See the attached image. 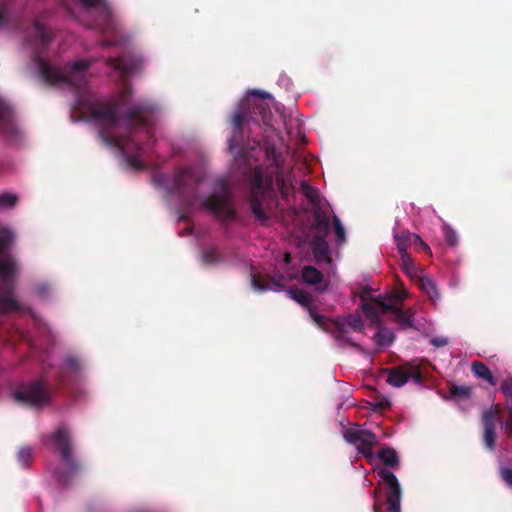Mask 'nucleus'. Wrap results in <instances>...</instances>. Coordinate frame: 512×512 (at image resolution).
I'll return each instance as SVG.
<instances>
[{"mask_svg":"<svg viewBox=\"0 0 512 512\" xmlns=\"http://www.w3.org/2000/svg\"><path fill=\"white\" fill-rule=\"evenodd\" d=\"M250 122L252 121L249 115V99H244L231 115L233 131L228 139V148L231 153L236 150L234 157L236 169L243 174L250 172V208L255 218L265 223L269 217L262 207V200L273 190V179L265 177L260 167H251L247 152L243 148V129Z\"/></svg>","mask_w":512,"mask_h":512,"instance_id":"nucleus-1","label":"nucleus"},{"mask_svg":"<svg viewBox=\"0 0 512 512\" xmlns=\"http://www.w3.org/2000/svg\"><path fill=\"white\" fill-rule=\"evenodd\" d=\"M155 107L146 102H138L123 114L117 110V105L110 102L92 103L87 107L89 119L107 130L115 129L120 120H124L127 127L132 129L146 127L148 118L154 113Z\"/></svg>","mask_w":512,"mask_h":512,"instance_id":"nucleus-2","label":"nucleus"},{"mask_svg":"<svg viewBox=\"0 0 512 512\" xmlns=\"http://www.w3.org/2000/svg\"><path fill=\"white\" fill-rule=\"evenodd\" d=\"M34 62L37 72L45 84L50 86L67 84L77 89H82L86 85L85 72L91 64L88 60L80 59L62 70L47 62L38 53L34 55Z\"/></svg>","mask_w":512,"mask_h":512,"instance_id":"nucleus-3","label":"nucleus"},{"mask_svg":"<svg viewBox=\"0 0 512 512\" xmlns=\"http://www.w3.org/2000/svg\"><path fill=\"white\" fill-rule=\"evenodd\" d=\"M310 317L317 326L327 332H330L336 340H343L349 346L355 348L359 352H363V348L360 344L354 342L347 336L348 328H351L354 331L363 330V321L360 316L349 314L344 317L343 321H339L328 319L327 317L318 314L315 310H311Z\"/></svg>","mask_w":512,"mask_h":512,"instance_id":"nucleus-4","label":"nucleus"},{"mask_svg":"<svg viewBox=\"0 0 512 512\" xmlns=\"http://www.w3.org/2000/svg\"><path fill=\"white\" fill-rule=\"evenodd\" d=\"M56 449L60 453L63 462L69 468V473L64 471H57L55 473L56 479L62 486H67L70 482V474L77 473L81 470V464L72 455V440L70 431L64 425L59 426L50 436Z\"/></svg>","mask_w":512,"mask_h":512,"instance_id":"nucleus-5","label":"nucleus"},{"mask_svg":"<svg viewBox=\"0 0 512 512\" xmlns=\"http://www.w3.org/2000/svg\"><path fill=\"white\" fill-rule=\"evenodd\" d=\"M15 402L30 406L42 407L50 402L51 392L48 384L43 379L21 383L13 392Z\"/></svg>","mask_w":512,"mask_h":512,"instance_id":"nucleus-6","label":"nucleus"},{"mask_svg":"<svg viewBox=\"0 0 512 512\" xmlns=\"http://www.w3.org/2000/svg\"><path fill=\"white\" fill-rule=\"evenodd\" d=\"M16 271V263L11 256L0 258V312L19 308L17 300L12 296Z\"/></svg>","mask_w":512,"mask_h":512,"instance_id":"nucleus-7","label":"nucleus"},{"mask_svg":"<svg viewBox=\"0 0 512 512\" xmlns=\"http://www.w3.org/2000/svg\"><path fill=\"white\" fill-rule=\"evenodd\" d=\"M198 178L191 169L184 168L175 172L172 184L166 186L169 194H175L187 209L192 207L197 195Z\"/></svg>","mask_w":512,"mask_h":512,"instance_id":"nucleus-8","label":"nucleus"},{"mask_svg":"<svg viewBox=\"0 0 512 512\" xmlns=\"http://www.w3.org/2000/svg\"><path fill=\"white\" fill-rule=\"evenodd\" d=\"M98 136L105 145L117 147L125 156L130 167L136 170L144 168L143 162L139 159L143 154L144 148L131 136H108L103 130L99 131Z\"/></svg>","mask_w":512,"mask_h":512,"instance_id":"nucleus-9","label":"nucleus"},{"mask_svg":"<svg viewBox=\"0 0 512 512\" xmlns=\"http://www.w3.org/2000/svg\"><path fill=\"white\" fill-rule=\"evenodd\" d=\"M343 438L353 445L358 453L370 460L374 457L373 449L378 445V437L369 430L361 429L359 425L344 429Z\"/></svg>","mask_w":512,"mask_h":512,"instance_id":"nucleus-10","label":"nucleus"},{"mask_svg":"<svg viewBox=\"0 0 512 512\" xmlns=\"http://www.w3.org/2000/svg\"><path fill=\"white\" fill-rule=\"evenodd\" d=\"M0 131L9 145L17 146L23 140V133L16 124L11 107L0 98Z\"/></svg>","mask_w":512,"mask_h":512,"instance_id":"nucleus-11","label":"nucleus"},{"mask_svg":"<svg viewBox=\"0 0 512 512\" xmlns=\"http://www.w3.org/2000/svg\"><path fill=\"white\" fill-rule=\"evenodd\" d=\"M84 7L96 8V26L104 35L117 34V23L112 16L111 10L104 0H79Z\"/></svg>","mask_w":512,"mask_h":512,"instance_id":"nucleus-12","label":"nucleus"},{"mask_svg":"<svg viewBox=\"0 0 512 512\" xmlns=\"http://www.w3.org/2000/svg\"><path fill=\"white\" fill-rule=\"evenodd\" d=\"M481 423L483 427V441L489 450H494L496 446V425L502 424V417L497 405L485 409L482 413Z\"/></svg>","mask_w":512,"mask_h":512,"instance_id":"nucleus-13","label":"nucleus"},{"mask_svg":"<svg viewBox=\"0 0 512 512\" xmlns=\"http://www.w3.org/2000/svg\"><path fill=\"white\" fill-rule=\"evenodd\" d=\"M202 206L224 221H231L236 216L235 209L226 194L214 193L203 201Z\"/></svg>","mask_w":512,"mask_h":512,"instance_id":"nucleus-14","label":"nucleus"},{"mask_svg":"<svg viewBox=\"0 0 512 512\" xmlns=\"http://www.w3.org/2000/svg\"><path fill=\"white\" fill-rule=\"evenodd\" d=\"M252 94L258 96L261 100L253 101L252 103L249 100V115L251 121L256 124L263 123L264 125H269L272 113L269 105L262 100L270 98V94L260 91H253Z\"/></svg>","mask_w":512,"mask_h":512,"instance_id":"nucleus-15","label":"nucleus"},{"mask_svg":"<svg viewBox=\"0 0 512 512\" xmlns=\"http://www.w3.org/2000/svg\"><path fill=\"white\" fill-rule=\"evenodd\" d=\"M105 62L108 67L119 73L122 80L139 67V60L130 53H123L118 57H108Z\"/></svg>","mask_w":512,"mask_h":512,"instance_id":"nucleus-16","label":"nucleus"},{"mask_svg":"<svg viewBox=\"0 0 512 512\" xmlns=\"http://www.w3.org/2000/svg\"><path fill=\"white\" fill-rule=\"evenodd\" d=\"M380 305L383 313L391 312L393 314V320L399 324L401 329L406 330L414 327V310H402L396 304L387 302H381Z\"/></svg>","mask_w":512,"mask_h":512,"instance_id":"nucleus-17","label":"nucleus"},{"mask_svg":"<svg viewBox=\"0 0 512 512\" xmlns=\"http://www.w3.org/2000/svg\"><path fill=\"white\" fill-rule=\"evenodd\" d=\"M302 279L307 284L315 285L316 289L320 292L327 289L328 283L324 281L322 273L314 266H306L303 268Z\"/></svg>","mask_w":512,"mask_h":512,"instance_id":"nucleus-18","label":"nucleus"},{"mask_svg":"<svg viewBox=\"0 0 512 512\" xmlns=\"http://www.w3.org/2000/svg\"><path fill=\"white\" fill-rule=\"evenodd\" d=\"M294 180L295 176L292 170L287 174H285L283 170L276 173L275 182L282 197L287 198L294 191Z\"/></svg>","mask_w":512,"mask_h":512,"instance_id":"nucleus-19","label":"nucleus"},{"mask_svg":"<svg viewBox=\"0 0 512 512\" xmlns=\"http://www.w3.org/2000/svg\"><path fill=\"white\" fill-rule=\"evenodd\" d=\"M311 248L317 261H330L328 244L322 236L316 235L313 237Z\"/></svg>","mask_w":512,"mask_h":512,"instance_id":"nucleus-20","label":"nucleus"},{"mask_svg":"<svg viewBox=\"0 0 512 512\" xmlns=\"http://www.w3.org/2000/svg\"><path fill=\"white\" fill-rule=\"evenodd\" d=\"M409 381L407 365L392 367L388 370L387 382L394 387H402Z\"/></svg>","mask_w":512,"mask_h":512,"instance_id":"nucleus-21","label":"nucleus"},{"mask_svg":"<svg viewBox=\"0 0 512 512\" xmlns=\"http://www.w3.org/2000/svg\"><path fill=\"white\" fill-rule=\"evenodd\" d=\"M417 284L421 291L432 301L436 302L440 298V294L436 288L434 281L427 276H418Z\"/></svg>","mask_w":512,"mask_h":512,"instance_id":"nucleus-22","label":"nucleus"},{"mask_svg":"<svg viewBox=\"0 0 512 512\" xmlns=\"http://www.w3.org/2000/svg\"><path fill=\"white\" fill-rule=\"evenodd\" d=\"M471 368H472V372L474 373V375L477 378L485 380L487 383H489L492 386L496 385L497 382H496L494 376L492 375L491 371L487 367V365H485L482 362L474 361L472 363Z\"/></svg>","mask_w":512,"mask_h":512,"instance_id":"nucleus-23","label":"nucleus"},{"mask_svg":"<svg viewBox=\"0 0 512 512\" xmlns=\"http://www.w3.org/2000/svg\"><path fill=\"white\" fill-rule=\"evenodd\" d=\"M251 285L256 291H265L268 289L280 290L283 287V285L277 282L274 278L265 280L256 276H252Z\"/></svg>","mask_w":512,"mask_h":512,"instance_id":"nucleus-24","label":"nucleus"},{"mask_svg":"<svg viewBox=\"0 0 512 512\" xmlns=\"http://www.w3.org/2000/svg\"><path fill=\"white\" fill-rule=\"evenodd\" d=\"M379 459L390 468H397L399 466V457L395 449L386 447L378 452Z\"/></svg>","mask_w":512,"mask_h":512,"instance_id":"nucleus-25","label":"nucleus"},{"mask_svg":"<svg viewBox=\"0 0 512 512\" xmlns=\"http://www.w3.org/2000/svg\"><path fill=\"white\" fill-rule=\"evenodd\" d=\"M395 339V335L392 331L386 328H380L374 335V340L377 345V350H381L387 346H390Z\"/></svg>","mask_w":512,"mask_h":512,"instance_id":"nucleus-26","label":"nucleus"},{"mask_svg":"<svg viewBox=\"0 0 512 512\" xmlns=\"http://www.w3.org/2000/svg\"><path fill=\"white\" fill-rule=\"evenodd\" d=\"M33 33L43 47H46L52 40L53 35L42 23L36 21L33 25Z\"/></svg>","mask_w":512,"mask_h":512,"instance_id":"nucleus-27","label":"nucleus"},{"mask_svg":"<svg viewBox=\"0 0 512 512\" xmlns=\"http://www.w3.org/2000/svg\"><path fill=\"white\" fill-rule=\"evenodd\" d=\"M288 294H289V296H290L294 301H296L297 303H299L301 306H303V307L307 308L309 312H310L311 310H314V309L311 307V303H312L311 296H310L307 292H305L304 290L294 288V289H290V290L288 291Z\"/></svg>","mask_w":512,"mask_h":512,"instance_id":"nucleus-28","label":"nucleus"},{"mask_svg":"<svg viewBox=\"0 0 512 512\" xmlns=\"http://www.w3.org/2000/svg\"><path fill=\"white\" fill-rule=\"evenodd\" d=\"M381 302L382 301L366 302L362 305L363 313L374 323L379 321V315L380 313H383L380 305Z\"/></svg>","mask_w":512,"mask_h":512,"instance_id":"nucleus-29","label":"nucleus"},{"mask_svg":"<svg viewBox=\"0 0 512 512\" xmlns=\"http://www.w3.org/2000/svg\"><path fill=\"white\" fill-rule=\"evenodd\" d=\"M300 190L311 204H319L320 198L318 189L310 186L305 180H303L300 182Z\"/></svg>","mask_w":512,"mask_h":512,"instance_id":"nucleus-30","label":"nucleus"},{"mask_svg":"<svg viewBox=\"0 0 512 512\" xmlns=\"http://www.w3.org/2000/svg\"><path fill=\"white\" fill-rule=\"evenodd\" d=\"M412 233L410 232H402L400 234L395 235V242L397 246L398 253L401 255L408 254L407 249L412 245Z\"/></svg>","mask_w":512,"mask_h":512,"instance_id":"nucleus-31","label":"nucleus"},{"mask_svg":"<svg viewBox=\"0 0 512 512\" xmlns=\"http://www.w3.org/2000/svg\"><path fill=\"white\" fill-rule=\"evenodd\" d=\"M13 241V233L7 229H0V258L7 257V252Z\"/></svg>","mask_w":512,"mask_h":512,"instance_id":"nucleus-32","label":"nucleus"},{"mask_svg":"<svg viewBox=\"0 0 512 512\" xmlns=\"http://www.w3.org/2000/svg\"><path fill=\"white\" fill-rule=\"evenodd\" d=\"M400 258L403 272L411 278L415 277L417 274V268L411 256L409 254H405L401 255Z\"/></svg>","mask_w":512,"mask_h":512,"instance_id":"nucleus-33","label":"nucleus"},{"mask_svg":"<svg viewBox=\"0 0 512 512\" xmlns=\"http://www.w3.org/2000/svg\"><path fill=\"white\" fill-rule=\"evenodd\" d=\"M449 392L452 398L465 399L470 397L472 388L470 386L451 384Z\"/></svg>","mask_w":512,"mask_h":512,"instance_id":"nucleus-34","label":"nucleus"},{"mask_svg":"<svg viewBox=\"0 0 512 512\" xmlns=\"http://www.w3.org/2000/svg\"><path fill=\"white\" fill-rule=\"evenodd\" d=\"M265 154L267 160L270 162L271 166H274L277 169L281 167V155L277 152L274 145H267L265 149Z\"/></svg>","mask_w":512,"mask_h":512,"instance_id":"nucleus-35","label":"nucleus"},{"mask_svg":"<svg viewBox=\"0 0 512 512\" xmlns=\"http://www.w3.org/2000/svg\"><path fill=\"white\" fill-rule=\"evenodd\" d=\"M202 261L205 264L215 265L221 261V258L214 248H205L202 251Z\"/></svg>","mask_w":512,"mask_h":512,"instance_id":"nucleus-36","label":"nucleus"},{"mask_svg":"<svg viewBox=\"0 0 512 512\" xmlns=\"http://www.w3.org/2000/svg\"><path fill=\"white\" fill-rule=\"evenodd\" d=\"M18 196L13 193L4 192L0 194V207L1 208H14L18 203Z\"/></svg>","mask_w":512,"mask_h":512,"instance_id":"nucleus-37","label":"nucleus"},{"mask_svg":"<svg viewBox=\"0 0 512 512\" xmlns=\"http://www.w3.org/2000/svg\"><path fill=\"white\" fill-rule=\"evenodd\" d=\"M407 376H409V380H413L416 384H421L423 382V375L420 367L412 363L407 364Z\"/></svg>","mask_w":512,"mask_h":512,"instance_id":"nucleus-38","label":"nucleus"},{"mask_svg":"<svg viewBox=\"0 0 512 512\" xmlns=\"http://www.w3.org/2000/svg\"><path fill=\"white\" fill-rule=\"evenodd\" d=\"M442 230L445 236L446 243L449 246H456L458 244V236L455 230L446 223L443 224Z\"/></svg>","mask_w":512,"mask_h":512,"instance_id":"nucleus-39","label":"nucleus"},{"mask_svg":"<svg viewBox=\"0 0 512 512\" xmlns=\"http://www.w3.org/2000/svg\"><path fill=\"white\" fill-rule=\"evenodd\" d=\"M31 458L32 450L30 447H22L17 453V459L19 463L24 467H27L29 465Z\"/></svg>","mask_w":512,"mask_h":512,"instance_id":"nucleus-40","label":"nucleus"},{"mask_svg":"<svg viewBox=\"0 0 512 512\" xmlns=\"http://www.w3.org/2000/svg\"><path fill=\"white\" fill-rule=\"evenodd\" d=\"M333 221H334V230H335V235H336L337 241L340 243L344 242L345 241V230L340 222V219L337 216H334Z\"/></svg>","mask_w":512,"mask_h":512,"instance_id":"nucleus-41","label":"nucleus"},{"mask_svg":"<svg viewBox=\"0 0 512 512\" xmlns=\"http://www.w3.org/2000/svg\"><path fill=\"white\" fill-rule=\"evenodd\" d=\"M409 237L412 238V245H414L417 250L431 253L430 247L422 240L419 235L412 233V236Z\"/></svg>","mask_w":512,"mask_h":512,"instance_id":"nucleus-42","label":"nucleus"},{"mask_svg":"<svg viewBox=\"0 0 512 512\" xmlns=\"http://www.w3.org/2000/svg\"><path fill=\"white\" fill-rule=\"evenodd\" d=\"M317 227L321 230L328 231L330 227V219L326 215L316 214Z\"/></svg>","mask_w":512,"mask_h":512,"instance_id":"nucleus-43","label":"nucleus"},{"mask_svg":"<svg viewBox=\"0 0 512 512\" xmlns=\"http://www.w3.org/2000/svg\"><path fill=\"white\" fill-rule=\"evenodd\" d=\"M501 390L507 398L512 399V377H509L503 381Z\"/></svg>","mask_w":512,"mask_h":512,"instance_id":"nucleus-44","label":"nucleus"},{"mask_svg":"<svg viewBox=\"0 0 512 512\" xmlns=\"http://www.w3.org/2000/svg\"><path fill=\"white\" fill-rule=\"evenodd\" d=\"M500 475L505 484L509 487H512V469L502 468L500 471Z\"/></svg>","mask_w":512,"mask_h":512,"instance_id":"nucleus-45","label":"nucleus"},{"mask_svg":"<svg viewBox=\"0 0 512 512\" xmlns=\"http://www.w3.org/2000/svg\"><path fill=\"white\" fill-rule=\"evenodd\" d=\"M65 366L70 371H77L80 368V363H79L77 358H75V357H68L65 360Z\"/></svg>","mask_w":512,"mask_h":512,"instance_id":"nucleus-46","label":"nucleus"},{"mask_svg":"<svg viewBox=\"0 0 512 512\" xmlns=\"http://www.w3.org/2000/svg\"><path fill=\"white\" fill-rule=\"evenodd\" d=\"M8 9L6 7V5L4 4H1L0 5V28H3L4 26H6L7 22H8Z\"/></svg>","mask_w":512,"mask_h":512,"instance_id":"nucleus-47","label":"nucleus"},{"mask_svg":"<svg viewBox=\"0 0 512 512\" xmlns=\"http://www.w3.org/2000/svg\"><path fill=\"white\" fill-rule=\"evenodd\" d=\"M507 409L509 412V418L505 422L502 421V425L509 433H512V402L508 404Z\"/></svg>","mask_w":512,"mask_h":512,"instance_id":"nucleus-48","label":"nucleus"},{"mask_svg":"<svg viewBox=\"0 0 512 512\" xmlns=\"http://www.w3.org/2000/svg\"><path fill=\"white\" fill-rule=\"evenodd\" d=\"M430 343L435 347H444L448 344V340L445 337H433Z\"/></svg>","mask_w":512,"mask_h":512,"instance_id":"nucleus-49","label":"nucleus"},{"mask_svg":"<svg viewBox=\"0 0 512 512\" xmlns=\"http://www.w3.org/2000/svg\"><path fill=\"white\" fill-rule=\"evenodd\" d=\"M406 296H407L406 291L402 290V291L394 292L391 296V299L394 302H401L406 298Z\"/></svg>","mask_w":512,"mask_h":512,"instance_id":"nucleus-50","label":"nucleus"},{"mask_svg":"<svg viewBox=\"0 0 512 512\" xmlns=\"http://www.w3.org/2000/svg\"><path fill=\"white\" fill-rule=\"evenodd\" d=\"M49 291H50V286L48 284H39L36 287V293L40 296H44V295L48 294Z\"/></svg>","mask_w":512,"mask_h":512,"instance_id":"nucleus-51","label":"nucleus"},{"mask_svg":"<svg viewBox=\"0 0 512 512\" xmlns=\"http://www.w3.org/2000/svg\"><path fill=\"white\" fill-rule=\"evenodd\" d=\"M166 177L164 174H161V173H158L156 175H154L153 177V181L156 185L158 186H164L165 183H166Z\"/></svg>","mask_w":512,"mask_h":512,"instance_id":"nucleus-52","label":"nucleus"},{"mask_svg":"<svg viewBox=\"0 0 512 512\" xmlns=\"http://www.w3.org/2000/svg\"><path fill=\"white\" fill-rule=\"evenodd\" d=\"M113 45H115V42L110 41V40H105L101 44V46L104 47V48L111 47Z\"/></svg>","mask_w":512,"mask_h":512,"instance_id":"nucleus-53","label":"nucleus"},{"mask_svg":"<svg viewBox=\"0 0 512 512\" xmlns=\"http://www.w3.org/2000/svg\"><path fill=\"white\" fill-rule=\"evenodd\" d=\"M130 92L128 90H124L121 95V101H126L129 98Z\"/></svg>","mask_w":512,"mask_h":512,"instance_id":"nucleus-54","label":"nucleus"},{"mask_svg":"<svg viewBox=\"0 0 512 512\" xmlns=\"http://www.w3.org/2000/svg\"><path fill=\"white\" fill-rule=\"evenodd\" d=\"M377 406H378L379 408H381V409H384V408H386V406H387V405H386V404H383V403H379V404H377Z\"/></svg>","mask_w":512,"mask_h":512,"instance_id":"nucleus-55","label":"nucleus"},{"mask_svg":"<svg viewBox=\"0 0 512 512\" xmlns=\"http://www.w3.org/2000/svg\"><path fill=\"white\" fill-rule=\"evenodd\" d=\"M285 260H286V262L290 261V255L289 254H286Z\"/></svg>","mask_w":512,"mask_h":512,"instance_id":"nucleus-56","label":"nucleus"}]
</instances>
